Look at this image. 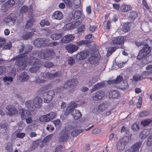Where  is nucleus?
Returning <instances> with one entry per match:
<instances>
[{
  "label": "nucleus",
  "instance_id": "obj_1",
  "mask_svg": "<svg viewBox=\"0 0 152 152\" xmlns=\"http://www.w3.org/2000/svg\"><path fill=\"white\" fill-rule=\"evenodd\" d=\"M17 60L15 64L22 69H23L27 66L28 64L29 65H39L42 64V61L36 58L33 56H30V58H21L15 59Z\"/></svg>",
  "mask_w": 152,
  "mask_h": 152
},
{
  "label": "nucleus",
  "instance_id": "obj_2",
  "mask_svg": "<svg viewBox=\"0 0 152 152\" xmlns=\"http://www.w3.org/2000/svg\"><path fill=\"white\" fill-rule=\"evenodd\" d=\"M136 45L138 47L143 45L140 50L137 56V59L141 60L146 57L151 52L152 48V40L149 39L146 40L145 44L143 45L142 42H135Z\"/></svg>",
  "mask_w": 152,
  "mask_h": 152
},
{
  "label": "nucleus",
  "instance_id": "obj_3",
  "mask_svg": "<svg viewBox=\"0 0 152 152\" xmlns=\"http://www.w3.org/2000/svg\"><path fill=\"white\" fill-rule=\"evenodd\" d=\"M33 55L37 56L41 59L49 60L53 58L56 53L51 48H46L42 49L39 51H34L32 53Z\"/></svg>",
  "mask_w": 152,
  "mask_h": 152
},
{
  "label": "nucleus",
  "instance_id": "obj_4",
  "mask_svg": "<svg viewBox=\"0 0 152 152\" xmlns=\"http://www.w3.org/2000/svg\"><path fill=\"white\" fill-rule=\"evenodd\" d=\"M78 83L77 80L76 78L68 80L65 82L63 87H60L57 88L56 89L57 91L58 92H60L62 91L63 88L66 89L69 88H72L69 91V92L71 93H73L74 91L75 87Z\"/></svg>",
  "mask_w": 152,
  "mask_h": 152
},
{
  "label": "nucleus",
  "instance_id": "obj_5",
  "mask_svg": "<svg viewBox=\"0 0 152 152\" xmlns=\"http://www.w3.org/2000/svg\"><path fill=\"white\" fill-rule=\"evenodd\" d=\"M42 98L39 96H37L34 98L33 100H30L25 102V104L26 107L29 109L34 107L39 108L42 105Z\"/></svg>",
  "mask_w": 152,
  "mask_h": 152
},
{
  "label": "nucleus",
  "instance_id": "obj_6",
  "mask_svg": "<svg viewBox=\"0 0 152 152\" xmlns=\"http://www.w3.org/2000/svg\"><path fill=\"white\" fill-rule=\"evenodd\" d=\"M88 51L89 54L91 55L88 59V63L91 64H98L100 58L99 55L96 53L95 50L91 48L89 49Z\"/></svg>",
  "mask_w": 152,
  "mask_h": 152
},
{
  "label": "nucleus",
  "instance_id": "obj_7",
  "mask_svg": "<svg viewBox=\"0 0 152 152\" xmlns=\"http://www.w3.org/2000/svg\"><path fill=\"white\" fill-rule=\"evenodd\" d=\"M50 41L45 38H39L34 40V44L36 47H45L49 45V42Z\"/></svg>",
  "mask_w": 152,
  "mask_h": 152
},
{
  "label": "nucleus",
  "instance_id": "obj_8",
  "mask_svg": "<svg viewBox=\"0 0 152 152\" xmlns=\"http://www.w3.org/2000/svg\"><path fill=\"white\" fill-rule=\"evenodd\" d=\"M126 36H119L114 38L111 42V45H121L124 44Z\"/></svg>",
  "mask_w": 152,
  "mask_h": 152
},
{
  "label": "nucleus",
  "instance_id": "obj_9",
  "mask_svg": "<svg viewBox=\"0 0 152 152\" xmlns=\"http://www.w3.org/2000/svg\"><path fill=\"white\" fill-rule=\"evenodd\" d=\"M33 47L31 45H28L25 48V52L23 53L18 55L13 58V59H17L22 58H29L28 56V53L31 51L33 49Z\"/></svg>",
  "mask_w": 152,
  "mask_h": 152
},
{
  "label": "nucleus",
  "instance_id": "obj_10",
  "mask_svg": "<svg viewBox=\"0 0 152 152\" xmlns=\"http://www.w3.org/2000/svg\"><path fill=\"white\" fill-rule=\"evenodd\" d=\"M55 96V93L54 91L52 90L48 91L46 95L45 96L44 102L48 103H49Z\"/></svg>",
  "mask_w": 152,
  "mask_h": 152
},
{
  "label": "nucleus",
  "instance_id": "obj_11",
  "mask_svg": "<svg viewBox=\"0 0 152 152\" xmlns=\"http://www.w3.org/2000/svg\"><path fill=\"white\" fill-rule=\"evenodd\" d=\"M7 113L10 115H13L18 112L15 107L12 104L8 105L6 107Z\"/></svg>",
  "mask_w": 152,
  "mask_h": 152
},
{
  "label": "nucleus",
  "instance_id": "obj_12",
  "mask_svg": "<svg viewBox=\"0 0 152 152\" xmlns=\"http://www.w3.org/2000/svg\"><path fill=\"white\" fill-rule=\"evenodd\" d=\"M19 113L21 117L22 120H25L26 118L31 116V112L25 109L21 108L19 110Z\"/></svg>",
  "mask_w": 152,
  "mask_h": 152
},
{
  "label": "nucleus",
  "instance_id": "obj_13",
  "mask_svg": "<svg viewBox=\"0 0 152 152\" xmlns=\"http://www.w3.org/2000/svg\"><path fill=\"white\" fill-rule=\"evenodd\" d=\"M79 47L72 44L67 45L65 47V49L67 52L70 53H72L77 50Z\"/></svg>",
  "mask_w": 152,
  "mask_h": 152
},
{
  "label": "nucleus",
  "instance_id": "obj_14",
  "mask_svg": "<svg viewBox=\"0 0 152 152\" xmlns=\"http://www.w3.org/2000/svg\"><path fill=\"white\" fill-rule=\"evenodd\" d=\"M105 95V93L102 91H97L93 96V98L95 101H99L102 99Z\"/></svg>",
  "mask_w": 152,
  "mask_h": 152
},
{
  "label": "nucleus",
  "instance_id": "obj_15",
  "mask_svg": "<svg viewBox=\"0 0 152 152\" xmlns=\"http://www.w3.org/2000/svg\"><path fill=\"white\" fill-rule=\"evenodd\" d=\"M75 38V37L72 34H69L65 35L61 39V42L62 43H68Z\"/></svg>",
  "mask_w": 152,
  "mask_h": 152
},
{
  "label": "nucleus",
  "instance_id": "obj_16",
  "mask_svg": "<svg viewBox=\"0 0 152 152\" xmlns=\"http://www.w3.org/2000/svg\"><path fill=\"white\" fill-rule=\"evenodd\" d=\"M151 134H152V129H145L141 132L140 134L139 137L142 139H144Z\"/></svg>",
  "mask_w": 152,
  "mask_h": 152
},
{
  "label": "nucleus",
  "instance_id": "obj_17",
  "mask_svg": "<svg viewBox=\"0 0 152 152\" xmlns=\"http://www.w3.org/2000/svg\"><path fill=\"white\" fill-rule=\"evenodd\" d=\"M69 136L66 132L62 131L61 132V135L58 138V141L60 142L66 141L69 138Z\"/></svg>",
  "mask_w": 152,
  "mask_h": 152
},
{
  "label": "nucleus",
  "instance_id": "obj_18",
  "mask_svg": "<svg viewBox=\"0 0 152 152\" xmlns=\"http://www.w3.org/2000/svg\"><path fill=\"white\" fill-rule=\"evenodd\" d=\"M89 54L88 51V52L86 50L83 51L78 53L76 55V58L79 60H83L85 59L87 56H88Z\"/></svg>",
  "mask_w": 152,
  "mask_h": 152
},
{
  "label": "nucleus",
  "instance_id": "obj_19",
  "mask_svg": "<svg viewBox=\"0 0 152 152\" xmlns=\"http://www.w3.org/2000/svg\"><path fill=\"white\" fill-rule=\"evenodd\" d=\"M138 16V13L137 11H132L129 13L128 18L132 23L134 21Z\"/></svg>",
  "mask_w": 152,
  "mask_h": 152
},
{
  "label": "nucleus",
  "instance_id": "obj_20",
  "mask_svg": "<svg viewBox=\"0 0 152 152\" xmlns=\"http://www.w3.org/2000/svg\"><path fill=\"white\" fill-rule=\"evenodd\" d=\"M52 17L54 19L60 20L63 18V15L61 11H57L53 13Z\"/></svg>",
  "mask_w": 152,
  "mask_h": 152
},
{
  "label": "nucleus",
  "instance_id": "obj_21",
  "mask_svg": "<svg viewBox=\"0 0 152 152\" xmlns=\"http://www.w3.org/2000/svg\"><path fill=\"white\" fill-rule=\"evenodd\" d=\"M108 96L110 98H117L119 96V93L116 90H111L109 92Z\"/></svg>",
  "mask_w": 152,
  "mask_h": 152
},
{
  "label": "nucleus",
  "instance_id": "obj_22",
  "mask_svg": "<svg viewBox=\"0 0 152 152\" xmlns=\"http://www.w3.org/2000/svg\"><path fill=\"white\" fill-rule=\"evenodd\" d=\"M72 115L75 120H77L82 117V114L80 111L77 110H73L72 112Z\"/></svg>",
  "mask_w": 152,
  "mask_h": 152
},
{
  "label": "nucleus",
  "instance_id": "obj_23",
  "mask_svg": "<svg viewBox=\"0 0 152 152\" xmlns=\"http://www.w3.org/2000/svg\"><path fill=\"white\" fill-rule=\"evenodd\" d=\"M0 132L4 135H5L8 132L7 124L6 123L1 124L0 125Z\"/></svg>",
  "mask_w": 152,
  "mask_h": 152
},
{
  "label": "nucleus",
  "instance_id": "obj_24",
  "mask_svg": "<svg viewBox=\"0 0 152 152\" xmlns=\"http://www.w3.org/2000/svg\"><path fill=\"white\" fill-rule=\"evenodd\" d=\"M29 76L26 72H24L21 73L19 77V79L21 81L27 80L29 79Z\"/></svg>",
  "mask_w": 152,
  "mask_h": 152
},
{
  "label": "nucleus",
  "instance_id": "obj_25",
  "mask_svg": "<svg viewBox=\"0 0 152 152\" xmlns=\"http://www.w3.org/2000/svg\"><path fill=\"white\" fill-rule=\"evenodd\" d=\"M142 142H138L137 143L134 144L132 147V151L133 152H136L138 151L139 149L140 148Z\"/></svg>",
  "mask_w": 152,
  "mask_h": 152
},
{
  "label": "nucleus",
  "instance_id": "obj_26",
  "mask_svg": "<svg viewBox=\"0 0 152 152\" xmlns=\"http://www.w3.org/2000/svg\"><path fill=\"white\" fill-rule=\"evenodd\" d=\"M63 36V33L53 34L50 36L51 39L54 40H57L60 39Z\"/></svg>",
  "mask_w": 152,
  "mask_h": 152
},
{
  "label": "nucleus",
  "instance_id": "obj_27",
  "mask_svg": "<svg viewBox=\"0 0 152 152\" xmlns=\"http://www.w3.org/2000/svg\"><path fill=\"white\" fill-rule=\"evenodd\" d=\"M89 40H83L77 42L76 43V45L80 46H86L88 44L90 43Z\"/></svg>",
  "mask_w": 152,
  "mask_h": 152
},
{
  "label": "nucleus",
  "instance_id": "obj_28",
  "mask_svg": "<svg viewBox=\"0 0 152 152\" xmlns=\"http://www.w3.org/2000/svg\"><path fill=\"white\" fill-rule=\"evenodd\" d=\"M15 3L14 0H9L2 6V9L4 10L3 8L4 7H11L15 4Z\"/></svg>",
  "mask_w": 152,
  "mask_h": 152
},
{
  "label": "nucleus",
  "instance_id": "obj_29",
  "mask_svg": "<svg viewBox=\"0 0 152 152\" xmlns=\"http://www.w3.org/2000/svg\"><path fill=\"white\" fill-rule=\"evenodd\" d=\"M132 9L131 6L129 5L123 4L121 7V11L124 12H127L131 10Z\"/></svg>",
  "mask_w": 152,
  "mask_h": 152
},
{
  "label": "nucleus",
  "instance_id": "obj_30",
  "mask_svg": "<svg viewBox=\"0 0 152 152\" xmlns=\"http://www.w3.org/2000/svg\"><path fill=\"white\" fill-rule=\"evenodd\" d=\"M82 10H76L75 11L73 15V18L75 20L80 18L82 15Z\"/></svg>",
  "mask_w": 152,
  "mask_h": 152
},
{
  "label": "nucleus",
  "instance_id": "obj_31",
  "mask_svg": "<svg viewBox=\"0 0 152 152\" xmlns=\"http://www.w3.org/2000/svg\"><path fill=\"white\" fill-rule=\"evenodd\" d=\"M34 21L35 20L33 18H31L29 19L27 22L25 26V28L26 29L30 28L33 26Z\"/></svg>",
  "mask_w": 152,
  "mask_h": 152
},
{
  "label": "nucleus",
  "instance_id": "obj_32",
  "mask_svg": "<svg viewBox=\"0 0 152 152\" xmlns=\"http://www.w3.org/2000/svg\"><path fill=\"white\" fill-rule=\"evenodd\" d=\"M76 24V22H75L74 24H73L71 23H69L65 25L64 27L66 30H70L73 29L75 28V25ZM76 27H75V28Z\"/></svg>",
  "mask_w": 152,
  "mask_h": 152
},
{
  "label": "nucleus",
  "instance_id": "obj_33",
  "mask_svg": "<svg viewBox=\"0 0 152 152\" xmlns=\"http://www.w3.org/2000/svg\"><path fill=\"white\" fill-rule=\"evenodd\" d=\"M131 140V137H129L125 136L123 138L120 139L119 140L121 141V142L126 145Z\"/></svg>",
  "mask_w": 152,
  "mask_h": 152
},
{
  "label": "nucleus",
  "instance_id": "obj_34",
  "mask_svg": "<svg viewBox=\"0 0 152 152\" xmlns=\"http://www.w3.org/2000/svg\"><path fill=\"white\" fill-rule=\"evenodd\" d=\"M83 131V130L82 129L74 130L72 132L71 134L73 137H75L82 133Z\"/></svg>",
  "mask_w": 152,
  "mask_h": 152
},
{
  "label": "nucleus",
  "instance_id": "obj_35",
  "mask_svg": "<svg viewBox=\"0 0 152 152\" xmlns=\"http://www.w3.org/2000/svg\"><path fill=\"white\" fill-rule=\"evenodd\" d=\"M39 141L38 140H36L32 142V145L30 147L31 150H33L37 148L39 144Z\"/></svg>",
  "mask_w": 152,
  "mask_h": 152
},
{
  "label": "nucleus",
  "instance_id": "obj_36",
  "mask_svg": "<svg viewBox=\"0 0 152 152\" xmlns=\"http://www.w3.org/2000/svg\"><path fill=\"white\" fill-rule=\"evenodd\" d=\"M73 3L74 4V7L75 9L79 8L81 6L80 0H74Z\"/></svg>",
  "mask_w": 152,
  "mask_h": 152
},
{
  "label": "nucleus",
  "instance_id": "obj_37",
  "mask_svg": "<svg viewBox=\"0 0 152 152\" xmlns=\"http://www.w3.org/2000/svg\"><path fill=\"white\" fill-rule=\"evenodd\" d=\"M34 34L32 32H27L23 36V38L24 39L27 40L31 37Z\"/></svg>",
  "mask_w": 152,
  "mask_h": 152
},
{
  "label": "nucleus",
  "instance_id": "obj_38",
  "mask_svg": "<svg viewBox=\"0 0 152 152\" xmlns=\"http://www.w3.org/2000/svg\"><path fill=\"white\" fill-rule=\"evenodd\" d=\"M98 81V80L96 77H92L91 79H90L87 83L89 86H92L94 84Z\"/></svg>",
  "mask_w": 152,
  "mask_h": 152
},
{
  "label": "nucleus",
  "instance_id": "obj_39",
  "mask_svg": "<svg viewBox=\"0 0 152 152\" xmlns=\"http://www.w3.org/2000/svg\"><path fill=\"white\" fill-rule=\"evenodd\" d=\"M52 85L51 84H49L46 86H45L44 87L40 88L39 90V92H41V93H44V90H48L50 88L52 87Z\"/></svg>",
  "mask_w": 152,
  "mask_h": 152
},
{
  "label": "nucleus",
  "instance_id": "obj_40",
  "mask_svg": "<svg viewBox=\"0 0 152 152\" xmlns=\"http://www.w3.org/2000/svg\"><path fill=\"white\" fill-rule=\"evenodd\" d=\"M47 114L41 116L39 118V121L42 122H45L49 121Z\"/></svg>",
  "mask_w": 152,
  "mask_h": 152
},
{
  "label": "nucleus",
  "instance_id": "obj_41",
  "mask_svg": "<svg viewBox=\"0 0 152 152\" xmlns=\"http://www.w3.org/2000/svg\"><path fill=\"white\" fill-rule=\"evenodd\" d=\"M40 25L42 27H44L45 26H49L50 25V23L48 20L45 19L41 21Z\"/></svg>",
  "mask_w": 152,
  "mask_h": 152
},
{
  "label": "nucleus",
  "instance_id": "obj_42",
  "mask_svg": "<svg viewBox=\"0 0 152 152\" xmlns=\"http://www.w3.org/2000/svg\"><path fill=\"white\" fill-rule=\"evenodd\" d=\"M52 74L49 72H44L41 74V76L45 78H52Z\"/></svg>",
  "mask_w": 152,
  "mask_h": 152
},
{
  "label": "nucleus",
  "instance_id": "obj_43",
  "mask_svg": "<svg viewBox=\"0 0 152 152\" xmlns=\"http://www.w3.org/2000/svg\"><path fill=\"white\" fill-rule=\"evenodd\" d=\"M126 145L119 140L117 145V148L119 150H122L125 148Z\"/></svg>",
  "mask_w": 152,
  "mask_h": 152
},
{
  "label": "nucleus",
  "instance_id": "obj_44",
  "mask_svg": "<svg viewBox=\"0 0 152 152\" xmlns=\"http://www.w3.org/2000/svg\"><path fill=\"white\" fill-rule=\"evenodd\" d=\"M54 64L52 62H46L43 64V66L45 68H50L54 66Z\"/></svg>",
  "mask_w": 152,
  "mask_h": 152
},
{
  "label": "nucleus",
  "instance_id": "obj_45",
  "mask_svg": "<svg viewBox=\"0 0 152 152\" xmlns=\"http://www.w3.org/2000/svg\"><path fill=\"white\" fill-rule=\"evenodd\" d=\"M39 68V67L37 65H35L31 67L29 69V71L31 72L34 73L37 72Z\"/></svg>",
  "mask_w": 152,
  "mask_h": 152
},
{
  "label": "nucleus",
  "instance_id": "obj_46",
  "mask_svg": "<svg viewBox=\"0 0 152 152\" xmlns=\"http://www.w3.org/2000/svg\"><path fill=\"white\" fill-rule=\"evenodd\" d=\"M119 47H113L109 48L107 51V53L109 54L110 55L112 54Z\"/></svg>",
  "mask_w": 152,
  "mask_h": 152
},
{
  "label": "nucleus",
  "instance_id": "obj_47",
  "mask_svg": "<svg viewBox=\"0 0 152 152\" xmlns=\"http://www.w3.org/2000/svg\"><path fill=\"white\" fill-rule=\"evenodd\" d=\"M131 128L134 131L136 132L138 131L140 129L139 124L137 123H134L132 125Z\"/></svg>",
  "mask_w": 152,
  "mask_h": 152
},
{
  "label": "nucleus",
  "instance_id": "obj_48",
  "mask_svg": "<svg viewBox=\"0 0 152 152\" xmlns=\"http://www.w3.org/2000/svg\"><path fill=\"white\" fill-rule=\"evenodd\" d=\"M28 11V7L26 5L23 6L20 8V12L21 14L27 12Z\"/></svg>",
  "mask_w": 152,
  "mask_h": 152
},
{
  "label": "nucleus",
  "instance_id": "obj_49",
  "mask_svg": "<svg viewBox=\"0 0 152 152\" xmlns=\"http://www.w3.org/2000/svg\"><path fill=\"white\" fill-rule=\"evenodd\" d=\"M8 16V18H10V20H11L12 23H15L17 17L16 15L13 13H12Z\"/></svg>",
  "mask_w": 152,
  "mask_h": 152
},
{
  "label": "nucleus",
  "instance_id": "obj_50",
  "mask_svg": "<svg viewBox=\"0 0 152 152\" xmlns=\"http://www.w3.org/2000/svg\"><path fill=\"white\" fill-rule=\"evenodd\" d=\"M152 122V119H148L141 121V124L144 126H145L149 125Z\"/></svg>",
  "mask_w": 152,
  "mask_h": 152
},
{
  "label": "nucleus",
  "instance_id": "obj_51",
  "mask_svg": "<svg viewBox=\"0 0 152 152\" xmlns=\"http://www.w3.org/2000/svg\"><path fill=\"white\" fill-rule=\"evenodd\" d=\"M122 29L123 31L126 32L129 31L130 27L128 24H124L122 26Z\"/></svg>",
  "mask_w": 152,
  "mask_h": 152
},
{
  "label": "nucleus",
  "instance_id": "obj_52",
  "mask_svg": "<svg viewBox=\"0 0 152 152\" xmlns=\"http://www.w3.org/2000/svg\"><path fill=\"white\" fill-rule=\"evenodd\" d=\"M47 116L48 118L49 121L53 119L56 116V114L55 113L51 112L49 114H47Z\"/></svg>",
  "mask_w": 152,
  "mask_h": 152
},
{
  "label": "nucleus",
  "instance_id": "obj_53",
  "mask_svg": "<svg viewBox=\"0 0 152 152\" xmlns=\"http://www.w3.org/2000/svg\"><path fill=\"white\" fill-rule=\"evenodd\" d=\"M6 150L9 152H12V145L10 143H8L5 147Z\"/></svg>",
  "mask_w": 152,
  "mask_h": 152
},
{
  "label": "nucleus",
  "instance_id": "obj_54",
  "mask_svg": "<svg viewBox=\"0 0 152 152\" xmlns=\"http://www.w3.org/2000/svg\"><path fill=\"white\" fill-rule=\"evenodd\" d=\"M73 108L70 106H68L66 108L65 112L64 114L66 115H69L71 112L73 111Z\"/></svg>",
  "mask_w": 152,
  "mask_h": 152
},
{
  "label": "nucleus",
  "instance_id": "obj_55",
  "mask_svg": "<svg viewBox=\"0 0 152 152\" xmlns=\"http://www.w3.org/2000/svg\"><path fill=\"white\" fill-rule=\"evenodd\" d=\"M53 136L52 134H50L47 136L45 137L42 140L43 142L46 143L48 142L50 140H51Z\"/></svg>",
  "mask_w": 152,
  "mask_h": 152
},
{
  "label": "nucleus",
  "instance_id": "obj_56",
  "mask_svg": "<svg viewBox=\"0 0 152 152\" xmlns=\"http://www.w3.org/2000/svg\"><path fill=\"white\" fill-rule=\"evenodd\" d=\"M114 80H115V84H118L122 81L123 77L121 76H118Z\"/></svg>",
  "mask_w": 152,
  "mask_h": 152
},
{
  "label": "nucleus",
  "instance_id": "obj_57",
  "mask_svg": "<svg viewBox=\"0 0 152 152\" xmlns=\"http://www.w3.org/2000/svg\"><path fill=\"white\" fill-rule=\"evenodd\" d=\"M151 62H152V55H149L146 58L145 64H147Z\"/></svg>",
  "mask_w": 152,
  "mask_h": 152
},
{
  "label": "nucleus",
  "instance_id": "obj_58",
  "mask_svg": "<svg viewBox=\"0 0 152 152\" xmlns=\"http://www.w3.org/2000/svg\"><path fill=\"white\" fill-rule=\"evenodd\" d=\"M6 43V40L5 38L0 37V48L4 46Z\"/></svg>",
  "mask_w": 152,
  "mask_h": 152
},
{
  "label": "nucleus",
  "instance_id": "obj_59",
  "mask_svg": "<svg viewBox=\"0 0 152 152\" xmlns=\"http://www.w3.org/2000/svg\"><path fill=\"white\" fill-rule=\"evenodd\" d=\"M53 123L56 127H58L60 126L61 122L59 119H56L53 121Z\"/></svg>",
  "mask_w": 152,
  "mask_h": 152
},
{
  "label": "nucleus",
  "instance_id": "obj_60",
  "mask_svg": "<svg viewBox=\"0 0 152 152\" xmlns=\"http://www.w3.org/2000/svg\"><path fill=\"white\" fill-rule=\"evenodd\" d=\"M25 133L23 132L17 133L16 134V137L18 138L22 139L25 136Z\"/></svg>",
  "mask_w": 152,
  "mask_h": 152
},
{
  "label": "nucleus",
  "instance_id": "obj_61",
  "mask_svg": "<svg viewBox=\"0 0 152 152\" xmlns=\"http://www.w3.org/2000/svg\"><path fill=\"white\" fill-rule=\"evenodd\" d=\"M142 98L140 97L138 99V102L137 103V106L138 108H140L142 103Z\"/></svg>",
  "mask_w": 152,
  "mask_h": 152
},
{
  "label": "nucleus",
  "instance_id": "obj_62",
  "mask_svg": "<svg viewBox=\"0 0 152 152\" xmlns=\"http://www.w3.org/2000/svg\"><path fill=\"white\" fill-rule=\"evenodd\" d=\"M68 63L70 65H72L75 63V60L72 57H69L68 59Z\"/></svg>",
  "mask_w": 152,
  "mask_h": 152
},
{
  "label": "nucleus",
  "instance_id": "obj_63",
  "mask_svg": "<svg viewBox=\"0 0 152 152\" xmlns=\"http://www.w3.org/2000/svg\"><path fill=\"white\" fill-rule=\"evenodd\" d=\"M12 47V44L11 42L8 43L5 45H4L3 47V49H10Z\"/></svg>",
  "mask_w": 152,
  "mask_h": 152
},
{
  "label": "nucleus",
  "instance_id": "obj_64",
  "mask_svg": "<svg viewBox=\"0 0 152 152\" xmlns=\"http://www.w3.org/2000/svg\"><path fill=\"white\" fill-rule=\"evenodd\" d=\"M148 145L150 146L152 145V135H150L148 138V140L147 142Z\"/></svg>",
  "mask_w": 152,
  "mask_h": 152
}]
</instances>
